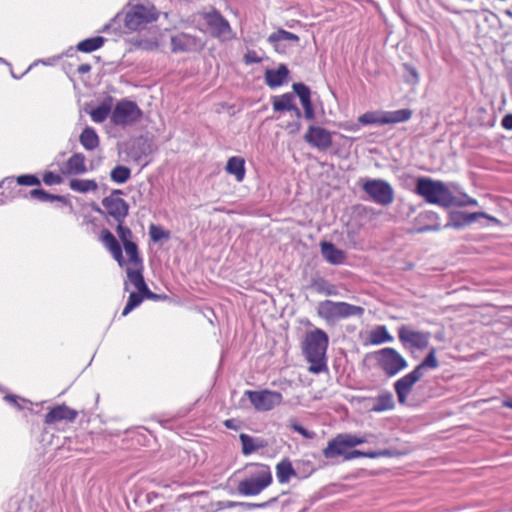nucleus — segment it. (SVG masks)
I'll return each instance as SVG.
<instances>
[{
    "label": "nucleus",
    "instance_id": "obj_1",
    "mask_svg": "<svg viewBox=\"0 0 512 512\" xmlns=\"http://www.w3.org/2000/svg\"><path fill=\"white\" fill-rule=\"evenodd\" d=\"M158 12L149 2L133 0L125 12H120L103 27V32L113 30L115 33H128L140 30L158 19Z\"/></svg>",
    "mask_w": 512,
    "mask_h": 512
},
{
    "label": "nucleus",
    "instance_id": "obj_2",
    "mask_svg": "<svg viewBox=\"0 0 512 512\" xmlns=\"http://www.w3.org/2000/svg\"><path fill=\"white\" fill-rule=\"evenodd\" d=\"M328 343V335L322 329L316 328L306 333L302 350L306 360L311 364L310 372L319 374L327 370L326 351Z\"/></svg>",
    "mask_w": 512,
    "mask_h": 512
},
{
    "label": "nucleus",
    "instance_id": "obj_3",
    "mask_svg": "<svg viewBox=\"0 0 512 512\" xmlns=\"http://www.w3.org/2000/svg\"><path fill=\"white\" fill-rule=\"evenodd\" d=\"M245 477L239 481L237 491L243 496H256L272 484L273 476L268 465L250 463L245 466Z\"/></svg>",
    "mask_w": 512,
    "mask_h": 512
},
{
    "label": "nucleus",
    "instance_id": "obj_4",
    "mask_svg": "<svg viewBox=\"0 0 512 512\" xmlns=\"http://www.w3.org/2000/svg\"><path fill=\"white\" fill-rule=\"evenodd\" d=\"M415 193L427 203L435 204L442 208L453 206V193L449 186L429 177H419L415 185Z\"/></svg>",
    "mask_w": 512,
    "mask_h": 512
},
{
    "label": "nucleus",
    "instance_id": "obj_5",
    "mask_svg": "<svg viewBox=\"0 0 512 512\" xmlns=\"http://www.w3.org/2000/svg\"><path fill=\"white\" fill-rule=\"evenodd\" d=\"M364 308L347 302L324 300L317 306V314L327 322H335L351 316H362Z\"/></svg>",
    "mask_w": 512,
    "mask_h": 512
},
{
    "label": "nucleus",
    "instance_id": "obj_6",
    "mask_svg": "<svg viewBox=\"0 0 512 512\" xmlns=\"http://www.w3.org/2000/svg\"><path fill=\"white\" fill-rule=\"evenodd\" d=\"M375 357L380 368L389 377L397 375L408 366L406 359L394 348H383L375 353Z\"/></svg>",
    "mask_w": 512,
    "mask_h": 512
},
{
    "label": "nucleus",
    "instance_id": "obj_7",
    "mask_svg": "<svg viewBox=\"0 0 512 512\" xmlns=\"http://www.w3.org/2000/svg\"><path fill=\"white\" fill-rule=\"evenodd\" d=\"M142 111L138 105L130 100H121L116 103L111 113V122L116 126L126 127L138 122Z\"/></svg>",
    "mask_w": 512,
    "mask_h": 512
},
{
    "label": "nucleus",
    "instance_id": "obj_8",
    "mask_svg": "<svg viewBox=\"0 0 512 512\" xmlns=\"http://www.w3.org/2000/svg\"><path fill=\"white\" fill-rule=\"evenodd\" d=\"M362 189L379 205L387 206L394 201V190L390 183L383 179H369L363 183Z\"/></svg>",
    "mask_w": 512,
    "mask_h": 512
},
{
    "label": "nucleus",
    "instance_id": "obj_9",
    "mask_svg": "<svg viewBox=\"0 0 512 512\" xmlns=\"http://www.w3.org/2000/svg\"><path fill=\"white\" fill-rule=\"evenodd\" d=\"M245 395L257 411L266 412L279 406L283 401L280 392L263 389L259 391L246 390Z\"/></svg>",
    "mask_w": 512,
    "mask_h": 512
},
{
    "label": "nucleus",
    "instance_id": "obj_10",
    "mask_svg": "<svg viewBox=\"0 0 512 512\" xmlns=\"http://www.w3.org/2000/svg\"><path fill=\"white\" fill-rule=\"evenodd\" d=\"M430 336V332L416 331L407 325L398 328V338L405 347L423 350L428 347Z\"/></svg>",
    "mask_w": 512,
    "mask_h": 512
},
{
    "label": "nucleus",
    "instance_id": "obj_11",
    "mask_svg": "<svg viewBox=\"0 0 512 512\" xmlns=\"http://www.w3.org/2000/svg\"><path fill=\"white\" fill-rule=\"evenodd\" d=\"M170 43L173 53L197 52L204 46L200 38L185 32H177L171 35Z\"/></svg>",
    "mask_w": 512,
    "mask_h": 512
},
{
    "label": "nucleus",
    "instance_id": "obj_12",
    "mask_svg": "<svg viewBox=\"0 0 512 512\" xmlns=\"http://www.w3.org/2000/svg\"><path fill=\"white\" fill-rule=\"evenodd\" d=\"M121 193V190H115L110 196L105 197L102 200V205L105 208L107 214L117 223L124 222L129 210V205L127 202L117 196Z\"/></svg>",
    "mask_w": 512,
    "mask_h": 512
},
{
    "label": "nucleus",
    "instance_id": "obj_13",
    "mask_svg": "<svg viewBox=\"0 0 512 512\" xmlns=\"http://www.w3.org/2000/svg\"><path fill=\"white\" fill-rule=\"evenodd\" d=\"M304 140L318 150H327L332 145V134L325 128L311 125L304 135Z\"/></svg>",
    "mask_w": 512,
    "mask_h": 512
},
{
    "label": "nucleus",
    "instance_id": "obj_14",
    "mask_svg": "<svg viewBox=\"0 0 512 512\" xmlns=\"http://www.w3.org/2000/svg\"><path fill=\"white\" fill-rule=\"evenodd\" d=\"M478 218H486L489 220H495L494 217L489 216L485 212H473L467 213L463 211H451L448 215V222L444 228L461 229L475 222Z\"/></svg>",
    "mask_w": 512,
    "mask_h": 512
},
{
    "label": "nucleus",
    "instance_id": "obj_15",
    "mask_svg": "<svg viewBox=\"0 0 512 512\" xmlns=\"http://www.w3.org/2000/svg\"><path fill=\"white\" fill-rule=\"evenodd\" d=\"M40 185V180L37 176L32 174H24L18 176L16 179L8 177L2 181L1 186L5 188H10L12 190L11 194L13 198L16 197H28L27 193H24L19 186H36Z\"/></svg>",
    "mask_w": 512,
    "mask_h": 512
},
{
    "label": "nucleus",
    "instance_id": "obj_16",
    "mask_svg": "<svg viewBox=\"0 0 512 512\" xmlns=\"http://www.w3.org/2000/svg\"><path fill=\"white\" fill-rule=\"evenodd\" d=\"M422 378L414 369L394 383V389L400 404H405L414 384Z\"/></svg>",
    "mask_w": 512,
    "mask_h": 512
},
{
    "label": "nucleus",
    "instance_id": "obj_17",
    "mask_svg": "<svg viewBox=\"0 0 512 512\" xmlns=\"http://www.w3.org/2000/svg\"><path fill=\"white\" fill-rule=\"evenodd\" d=\"M126 274L129 283L132 284L137 289V291L143 294L147 299H156L158 297L148 288L144 280L143 265L134 268L127 267Z\"/></svg>",
    "mask_w": 512,
    "mask_h": 512
},
{
    "label": "nucleus",
    "instance_id": "obj_18",
    "mask_svg": "<svg viewBox=\"0 0 512 512\" xmlns=\"http://www.w3.org/2000/svg\"><path fill=\"white\" fill-rule=\"evenodd\" d=\"M78 415V412L65 404L57 405L53 407L46 415H45V423L48 425L58 423L62 420H66L68 422H73Z\"/></svg>",
    "mask_w": 512,
    "mask_h": 512
},
{
    "label": "nucleus",
    "instance_id": "obj_19",
    "mask_svg": "<svg viewBox=\"0 0 512 512\" xmlns=\"http://www.w3.org/2000/svg\"><path fill=\"white\" fill-rule=\"evenodd\" d=\"M272 106L274 111L284 112L291 111L297 119H300L302 113L295 105V96L293 93H284L280 96L272 97Z\"/></svg>",
    "mask_w": 512,
    "mask_h": 512
},
{
    "label": "nucleus",
    "instance_id": "obj_20",
    "mask_svg": "<svg viewBox=\"0 0 512 512\" xmlns=\"http://www.w3.org/2000/svg\"><path fill=\"white\" fill-rule=\"evenodd\" d=\"M292 89L295 95L300 99L304 109V117L307 120H314L315 112L311 102V91L308 86L303 83H294Z\"/></svg>",
    "mask_w": 512,
    "mask_h": 512
},
{
    "label": "nucleus",
    "instance_id": "obj_21",
    "mask_svg": "<svg viewBox=\"0 0 512 512\" xmlns=\"http://www.w3.org/2000/svg\"><path fill=\"white\" fill-rule=\"evenodd\" d=\"M345 438V434H339L335 438L331 439L326 448L323 449V455L327 459H333L338 456L347 454V449L350 448Z\"/></svg>",
    "mask_w": 512,
    "mask_h": 512
},
{
    "label": "nucleus",
    "instance_id": "obj_22",
    "mask_svg": "<svg viewBox=\"0 0 512 512\" xmlns=\"http://www.w3.org/2000/svg\"><path fill=\"white\" fill-rule=\"evenodd\" d=\"M101 241L106 249L111 253L115 261L119 264V266H123L125 264V260L123 257L122 249L115 238V236L109 230H103L101 235Z\"/></svg>",
    "mask_w": 512,
    "mask_h": 512
},
{
    "label": "nucleus",
    "instance_id": "obj_23",
    "mask_svg": "<svg viewBox=\"0 0 512 512\" xmlns=\"http://www.w3.org/2000/svg\"><path fill=\"white\" fill-rule=\"evenodd\" d=\"M321 254L323 258L332 265H340L345 259V252L338 249L333 243L322 241L320 243Z\"/></svg>",
    "mask_w": 512,
    "mask_h": 512
},
{
    "label": "nucleus",
    "instance_id": "obj_24",
    "mask_svg": "<svg viewBox=\"0 0 512 512\" xmlns=\"http://www.w3.org/2000/svg\"><path fill=\"white\" fill-rule=\"evenodd\" d=\"M207 25L213 30L215 36L225 35L230 31L228 21L218 12L207 13L205 15Z\"/></svg>",
    "mask_w": 512,
    "mask_h": 512
},
{
    "label": "nucleus",
    "instance_id": "obj_25",
    "mask_svg": "<svg viewBox=\"0 0 512 512\" xmlns=\"http://www.w3.org/2000/svg\"><path fill=\"white\" fill-rule=\"evenodd\" d=\"M87 172L86 157L82 153H74L67 161L62 170L63 174L80 175Z\"/></svg>",
    "mask_w": 512,
    "mask_h": 512
},
{
    "label": "nucleus",
    "instance_id": "obj_26",
    "mask_svg": "<svg viewBox=\"0 0 512 512\" xmlns=\"http://www.w3.org/2000/svg\"><path fill=\"white\" fill-rule=\"evenodd\" d=\"M288 74L287 66L281 64L277 69H267L265 71V82L270 88L279 87L285 83Z\"/></svg>",
    "mask_w": 512,
    "mask_h": 512
},
{
    "label": "nucleus",
    "instance_id": "obj_27",
    "mask_svg": "<svg viewBox=\"0 0 512 512\" xmlns=\"http://www.w3.org/2000/svg\"><path fill=\"white\" fill-rule=\"evenodd\" d=\"M225 169L228 174L235 176L238 182H242L245 177V160L238 156L230 157Z\"/></svg>",
    "mask_w": 512,
    "mask_h": 512
},
{
    "label": "nucleus",
    "instance_id": "obj_28",
    "mask_svg": "<svg viewBox=\"0 0 512 512\" xmlns=\"http://www.w3.org/2000/svg\"><path fill=\"white\" fill-rule=\"evenodd\" d=\"M298 41L299 37L296 34L286 31L284 29H279L276 32L269 35L268 37V42L271 43L277 51L282 50V42L298 43Z\"/></svg>",
    "mask_w": 512,
    "mask_h": 512
},
{
    "label": "nucleus",
    "instance_id": "obj_29",
    "mask_svg": "<svg viewBox=\"0 0 512 512\" xmlns=\"http://www.w3.org/2000/svg\"><path fill=\"white\" fill-rule=\"evenodd\" d=\"M296 476V471L290 460L284 459L276 465V477L279 483L286 484Z\"/></svg>",
    "mask_w": 512,
    "mask_h": 512
},
{
    "label": "nucleus",
    "instance_id": "obj_30",
    "mask_svg": "<svg viewBox=\"0 0 512 512\" xmlns=\"http://www.w3.org/2000/svg\"><path fill=\"white\" fill-rule=\"evenodd\" d=\"M373 401L374 404L370 409L373 412H383L387 410H392L395 407L393 395L389 391L381 392Z\"/></svg>",
    "mask_w": 512,
    "mask_h": 512
},
{
    "label": "nucleus",
    "instance_id": "obj_31",
    "mask_svg": "<svg viewBox=\"0 0 512 512\" xmlns=\"http://www.w3.org/2000/svg\"><path fill=\"white\" fill-rule=\"evenodd\" d=\"M383 124H396L408 121L412 117L410 109H400L395 111H382Z\"/></svg>",
    "mask_w": 512,
    "mask_h": 512
},
{
    "label": "nucleus",
    "instance_id": "obj_32",
    "mask_svg": "<svg viewBox=\"0 0 512 512\" xmlns=\"http://www.w3.org/2000/svg\"><path fill=\"white\" fill-rule=\"evenodd\" d=\"M79 141L81 145L89 151L95 150L99 146V137L92 127H86L80 134Z\"/></svg>",
    "mask_w": 512,
    "mask_h": 512
},
{
    "label": "nucleus",
    "instance_id": "obj_33",
    "mask_svg": "<svg viewBox=\"0 0 512 512\" xmlns=\"http://www.w3.org/2000/svg\"><path fill=\"white\" fill-rule=\"evenodd\" d=\"M311 287L318 294L327 296H335L338 294L337 288L322 277L313 278Z\"/></svg>",
    "mask_w": 512,
    "mask_h": 512
},
{
    "label": "nucleus",
    "instance_id": "obj_34",
    "mask_svg": "<svg viewBox=\"0 0 512 512\" xmlns=\"http://www.w3.org/2000/svg\"><path fill=\"white\" fill-rule=\"evenodd\" d=\"M71 190L78 193L94 192L98 189V184L93 179H72L69 182Z\"/></svg>",
    "mask_w": 512,
    "mask_h": 512
},
{
    "label": "nucleus",
    "instance_id": "obj_35",
    "mask_svg": "<svg viewBox=\"0 0 512 512\" xmlns=\"http://www.w3.org/2000/svg\"><path fill=\"white\" fill-rule=\"evenodd\" d=\"M393 336L388 332L386 326H377L370 332L369 341L373 345H380L393 341Z\"/></svg>",
    "mask_w": 512,
    "mask_h": 512
},
{
    "label": "nucleus",
    "instance_id": "obj_36",
    "mask_svg": "<svg viewBox=\"0 0 512 512\" xmlns=\"http://www.w3.org/2000/svg\"><path fill=\"white\" fill-rule=\"evenodd\" d=\"M420 219L427 220L432 222L429 225L422 226L418 229V232H428V231H439L441 230V224L439 222V216L436 212L426 211L419 215Z\"/></svg>",
    "mask_w": 512,
    "mask_h": 512
},
{
    "label": "nucleus",
    "instance_id": "obj_37",
    "mask_svg": "<svg viewBox=\"0 0 512 512\" xmlns=\"http://www.w3.org/2000/svg\"><path fill=\"white\" fill-rule=\"evenodd\" d=\"M439 366V361L436 357V348L432 347L423 361L418 364L414 370L418 371L419 374L423 377L425 369H436Z\"/></svg>",
    "mask_w": 512,
    "mask_h": 512
},
{
    "label": "nucleus",
    "instance_id": "obj_38",
    "mask_svg": "<svg viewBox=\"0 0 512 512\" xmlns=\"http://www.w3.org/2000/svg\"><path fill=\"white\" fill-rule=\"evenodd\" d=\"M384 456H392L391 451L387 450V449L380 450V451H368V452H363L360 450H352L350 452H347V454L345 455V460H352V459L359 458V457L375 459V458L384 457Z\"/></svg>",
    "mask_w": 512,
    "mask_h": 512
},
{
    "label": "nucleus",
    "instance_id": "obj_39",
    "mask_svg": "<svg viewBox=\"0 0 512 512\" xmlns=\"http://www.w3.org/2000/svg\"><path fill=\"white\" fill-rule=\"evenodd\" d=\"M105 39L101 36L85 39L78 43L77 49L81 52L90 53L93 52L104 44Z\"/></svg>",
    "mask_w": 512,
    "mask_h": 512
},
{
    "label": "nucleus",
    "instance_id": "obj_40",
    "mask_svg": "<svg viewBox=\"0 0 512 512\" xmlns=\"http://www.w3.org/2000/svg\"><path fill=\"white\" fill-rule=\"evenodd\" d=\"M111 113L112 111L110 104L103 102L90 112V116L94 122L102 123L107 119L109 115L111 116Z\"/></svg>",
    "mask_w": 512,
    "mask_h": 512
},
{
    "label": "nucleus",
    "instance_id": "obj_41",
    "mask_svg": "<svg viewBox=\"0 0 512 512\" xmlns=\"http://www.w3.org/2000/svg\"><path fill=\"white\" fill-rule=\"evenodd\" d=\"M28 196L39 202H53V201H64L65 198L59 195H53L47 193L43 189H33L28 193Z\"/></svg>",
    "mask_w": 512,
    "mask_h": 512
},
{
    "label": "nucleus",
    "instance_id": "obj_42",
    "mask_svg": "<svg viewBox=\"0 0 512 512\" xmlns=\"http://www.w3.org/2000/svg\"><path fill=\"white\" fill-rule=\"evenodd\" d=\"M131 176V170L122 165L116 166L112 171L110 172V178L114 183L117 184H123L129 180Z\"/></svg>",
    "mask_w": 512,
    "mask_h": 512
},
{
    "label": "nucleus",
    "instance_id": "obj_43",
    "mask_svg": "<svg viewBox=\"0 0 512 512\" xmlns=\"http://www.w3.org/2000/svg\"><path fill=\"white\" fill-rule=\"evenodd\" d=\"M123 247L129 258L130 264H132L134 267L143 265V261L139 255L138 246L135 242L125 243Z\"/></svg>",
    "mask_w": 512,
    "mask_h": 512
},
{
    "label": "nucleus",
    "instance_id": "obj_44",
    "mask_svg": "<svg viewBox=\"0 0 512 512\" xmlns=\"http://www.w3.org/2000/svg\"><path fill=\"white\" fill-rule=\"evenodd\" d=\"M358 121L362 125H384L382 111L366 112L359 116Z\"/></svg>",
    "mask_w": 512,
    "mask_h": 512
},
{
    "label": "nucleus",
    "instance_id": "obj_45",
    "mask_svg": "<svg viewBox=\"0 0 512 512\" xmlns=\"http://www.w3.org/2000/svg\"><path fill=\"white\" fill-rule=\"evenodd\" d=\"M146 298L143 294L138 292H131L128 298V301L126 303V306L123 309L122 315L126 316L128 315L133 309L138 307L143 299Z\"/></svg>",
    "mask_w": 512,
    "mask_h": 512
},
{
    "label": "nucleus",
    "instance_id": "obj_46",
    "mask_svg": "<svg viewBox=\"0 0 512 512\" xmlns=\"http://www.w3.org/2000/svg\"><path fill=\"white\" fill-rule=\"evenodd\" d=\"M240 441L242 443V452L244 455H249L259 449V446L254 443V439L247 434H240Z\"/></svg>",
    "mask_w": 512,
    "mask_h": 512
},
{
    "label": "nucleus",
    "instance_id": "obj_47",
    "mask_svg": "<svg viewBox=\"0 0 512 512\" xmlns=\"http://www.w3.org/2000/svg\"><path fill=\"white\" fill-rule=\"evenodd\" d=\"M149 235L152 241L158 242L162 239L169 238V232L165 231L161 226L158 225H150L149 227Z\"/></svg>",
    "mask_w": 512,
    "mask_h": 512
},
{
    "label": "nucleus",
    "instance_id": "obj_48",
    "mask_svg": "<svg viewBox=\"0 0 512 512\" xmlns=\"http://www.w3.org/2000/svg\"><path fill=\"white\" fill-rule=\"evenodd\" d=\"M116 232L118 234L119 239L121 240L122 244L125 245V243H132L133 233L130 230V228L123 225V223H118Z\"/></svg>",
    "mask_w": 512,
    "mask_h": 512
},
{
    "label": "nucleus",
    "instance_id": "obj_49",
    "mask_svg": "<svg viewBox=\"0 0 512 512\" xmlns=\"http://www.w3.org/2000/svg\"><path fill=\"white\" fill-rule=\"evenodd\" d=\"M277 497H273L265 502L262 503H249V502H239V507L243 508L244 510H253V509H259V508H266L271 506L273 503L277 501Z\"/></svg>",
    "mask_w": 512,
    "mask_h": 512
},
{
    "label": "nucleus",
    "instance_id": "obj_50",
    "mask_svg": "<svg viewBox=\"0 0 512 512\" xmlns=\"http://www.w3.org/2000/svg\"><path fill=\"white\" fill-rule=\"evenodd\" d=\"M463 196L466 197V200H461L458 196H453V206L464 207V206H476L478 205V201L466 193H463Z\"/></svg>",
    "mask_w": 512,
    "mask_h": 512
},
{
    "label": "nucleus",
    "instance_id": "obj_51",
    "mask_svg": "<svg viewBox=\"0 0 512 512\" xmlns=\"http://www.w3.org/2000/svg\"><path fill=\"white\" fill-rule=\"evenodd\" d=\"M63 181L62 177L54 172L48 171L43 175V182L46 185H57L61 184Z\"/></svg>",
    "mask_w": 512,
    "mask_h": 512
},
{
    "label": "nucleus",
    "instance_id": "obj_52",
    "mask_svg": "<svg viewBox=\"0 0 512 512\" xmlns=\"http://www.w3.org/2000/svg\"><path fill=\"white\" fill-rule=\"evenodd\" d=\"M344 434H345V438L347 440L346 444H348L350 448L360 445L366 441L364 438L358 437L356 435H352V434H348V433H344Z\"/></svg>",
    "mask_w": 512,
    "mask_h": 512
},
{
    "label": "nucleus",
    "instance_id": "obj_53",
    "mask_svg": "<svg viewBox=\"0 0 512 512\" xmlns=\"http://www.w3.org/2000/svg\"><path fill=\"white\" fill-rule=\"evenodd\" d=\"M404 69L409 73V75L412 77V80L411 82L416 84L419 82V74H418V71L416 70L415 67L409 65V64H404Z\"/></svg>",
    "mask_w": 512,
    "mask_h": 512
},
{
    "label": "nucleus",
    "instance_id": "obj_54",
    "mask_svg": "<svg viewBox=\"0 0 512 512\" xmlns=\"http://www.w3.org/2000/svg\"><path fill=\"white\" fill-rule=\"evenodd\" d=\"M244 61L246 64H251V63H259L261 61V59L257 56L256 52L249 51L248 53L245 54Z\"/></svg>",
    "mask_w": 512,
    "mask_h": 512
},
{
    "label": "nucleus",
    "instance_id": "obj_55",
    "mask_svg": "<svg viewBox=\"0 0 512 512\" xmlns=\"http://www.w3.org/2000/svg\"><path fill=\"white\" fill-rule=\"evenodd\" d=\"M501 125L507 130H512V114L505 115L501 121Z\"/></svg>",
    "mask_w": 512,
    "mask_h": 512
},
{
    "label": "nucleus",
    "instance_id": "obj_56",
    "mask_svg": "<svg viewBox=\"0 0 512 512\" xmlns=\"http://www.w3.org/2000/svg\"><path fill=\"white\" fill-rule=\"evenodd\" d=\"M4 400L15 406L17 409L21 410L23 407L19 404L18 398L15 395H6Z\"/></svg>",
    "mask_w": 512,
    "mask_h": 512
},
{
    "label": "nucleus",
    "instance_id": "obj_57",
    "mask_svg": "<svg viewBox=\"0 0 512 512\" xmlns=\"http://www.w3.org/2000/svg\"><path fill=\"white\" fill-rule=\"evenodd\" d=\"M287 129H289L290 133L298 132L301 129V123H300L299 119H297V121H295L293 123H290L287 126Z\"/></svg>",
    "mask_w": 512,
    "mask_h": 512
},
{
    "label": "nucleus",
    "instance_id": "obj_58",
    "mask_svg": "<svg viewBox=\"0 0 512 512\" xmlns=\"http://www.w3.org/2000/svg\"><path fill=\"white\" fill-rule=\"evenodd\" d=\"M292 428H293L294 431L298 432L302 436L309 437V434H308L307 430L303 426H301L299 424H293Z\"/></svg>",
    "mask_w": 512,
    "mask_h": 512
},
{
    "label": "nucleus",
    "instance_id": "obj_59",
    "mask_svg": "<svg viewBox=\"0 0 512 512\" xmlns=\"http://www.w3.org/2000/svg\"><path fill=\"white\" fill-rule=\"evenodd\" d=\"M220 505H221V508L231 509V508H234V507H239V502H236V501H225V502H221Z\"/></svg>",
    "mask_w": 512,
    "mask_h": 512
},
{
    "label": "nucleus",
    "instance_id": "obj_60",
    "mask_svg": "<svg viewBox=\"0 0 512 512\" xmlns=\"http://www.w3.org/2000/svg\"><path fill=\"white\" fill-rule=\"evenodd\" d=\"M91 70V66L89 64H81L77 71L80 73V74H85V73H88L89 71Z\"/></svg>",
    "mask_w": 512,
    "mask_h": 512
},
{
    "label": "nucleus",
    "instance_id": "obj_61",
    "mask_svg": "<svg viewBox=\"0 0 512 512\" xmlns=\"http://www.w3.org/2000/svg\"><path fill=\"white\" fill-rule=\"evenodd\" d=\"M225 426L230 429H235L234 419H228L224 422Z\"/></svg>",
    "mask_w": 512,
    "mask_h": 512
},
{
    "label": "nucleus",
    "instance_id": "obj_62",
    "mask_svg": "<svg viewBox=\"0 0 512 512\" xmlns=\"http://www.w3.org/2000/svg\"><path fill=\"white\" fill-rule=\"evenodd\" d=\"M507 79L510 85H512V67L507 72Z\"/></svg>",
    "mask_w": 512,
    "mask_h": 512
},
{
    "label": "nucleus",
    "instance_id": "obj_63",
    "mask_svg": "<svg viewBox=\"0 0 512 512\" xmlns=\"http://www.w3.org/2000/svg\"><path fill=\"white\" fill-rule=\"evenodd\" d=\"M503 405L512 409V399L504 401Z\"/></svg>",
    "mask_w": 512,
    "mask_h": 512
},
{
    "label": "nucleus",
    "instance_id": "obj_64",
    "mask_svg": "<svg viewBox=\"0 0 512 512\" xmlns=\"http://www.w3.org/2000/svg\"><path fill=\"white\" fill-rule=\"evenodd\" d=\"M505 14H506L508 17L512 18V11H510V10H506V11H505Z\"/></svg>",
    "mask_w": 512,
    "mask_h": 512
}]
</instances>
